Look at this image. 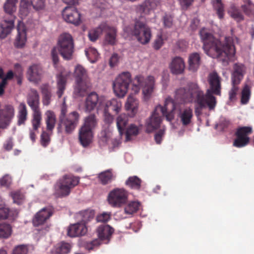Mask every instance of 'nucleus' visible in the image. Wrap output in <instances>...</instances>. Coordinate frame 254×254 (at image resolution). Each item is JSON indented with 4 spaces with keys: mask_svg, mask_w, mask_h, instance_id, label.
<instances>
[{
    "mask_svg": "<svg viewBox=\"0 0 254 254\" xmlns=\"http://www.w3.org/2000/svg\"><path fill=\"white\" fill-rule=\"evenodd\" d=\"M164 42L162 36L158 35L154 42L153 48L154 49L158 50L161 48Z\"/></svg>",
    "mask_w": 254,
    "mask_h": 254,
    "instance_id": "obj_61",
    "label": "nucleus"
},
{
    "mask_svg": "<svg viewBox=\"0 0 254 254\" xmlns=\"http://www.w3.org/2000/svg\"><path fill=\"white\" fill-rule=\"evenodd\" d=\"M100 107L103 111H112L115 114H118L121 111L122 108V102L120 99H112L107 101L105 97L100 101Z\"/></svg>",
    "mask_w": 254,
    "mask_h": 254,
    "instance_id": "obj_19",
    "label": "nucleus"
},
{
    "mask_svg": "<svg viewBox=\"0 0 254 254\" xmlns=\"http://www.w3.org/2000/svg\"><path fill=\"white\" fill-rule=\"evenodd\" d=\"M164 134V130L163 129H160L155 134L154 136V138L157 144H160L162 140V137Z\"/></svg>",
    "mask_w": 254,
    "mask_h": 254,
    "instance_id": "obj_64",
    "label": "nucleus"
},
{
    "mask_svg": "<svg viewBox=\"0 0 254 254\" xmlns=\"http://www.w3.org/2000/svg\"><path fill=\"white\" fill-rule=\"evenodd\" d=\"M139 133L138 127L134 124L130 125L125 132L126 141H130L132 137L136 136Z\"/></svg>",
    "mask_w": 254,
    "mask_h": 254,
    "instance_id": "obj_45",
    "label": "nucleus"
},
{
    "mask_svg": "<svg viewBox=\"0 0 254 254\" xmlns=\"http://www.w3.org/2000/svg\"><path fill=\"white\" fill-rule=\"evenodd\" d=\"M115 178L112 169H108L100 173L98 175L99 182L103 185H106L112 182Z\"/></svg>",
    "mask_w": 254,
    "mask_h": 254,
    "instance_id": "obj_33",
    "label": "nucleus"
},
{
    "mask_svg": "<svg viewBox=\"0 0 254 254\" xmlns=\"http://www.w3.org/2000/svg\"><path fill=\"white\" fill-rule=\"evenodd\" d=\"M62 15L64 20L75 25L80 23V14L75 7L66 6L63 10Z\"/></svg>",
    "mask_w": 254,
    "mask_h": 254,
    "instance_id": "obj_16",
    "label": "nucleus"
},
{
    "mask_svg": "<svg viewBox=\"0 0 254 254\" xmlns=\"http://www.w3.org/2000/svg\"><path fill=\"white\" fill-rule=\"evenodd\" d=\"M163 24L166 28H171L173 25V17L170 14L165 13L162 18Z\"/></svg>",
    "mask_w": 254,
    "mask_h": 254,
    "instance_id": "obj_55",
    "label": "nucleus"
},
{
    "mask_svg": "<svg viewBox=\"0 0 254 254\" xmlns=\"http://www.w3.org/2000/svg\"><path fill=\"white\" fill-rule=\"evenodd\" d=\"M189 68L193 72L196 71L201 64V57L200 54L194 52L190 54L189 57Z\"/></svg>",
    "mask_w": 254,
    "mask_h": 254,
    "instance_id": "obj_30",
    "label": "nucleus"
},
{
    "mask_svg": "<svg viewBox=\"0 0 254 254\" xmlns=\"http://www.w3.org/2000/svg\"><path fill=\"white\" fill-rule=\"evenodd\" d=\"M127 196V192L125 189L116 188L109 192L108 200L112 206L120 207L126 203Z\"/></svg>",
    "mask_w": 254,
    "mask_h": 254,
    "instance_id": "obj_14",
    "label": "nucleus"
},
{
    "mask_svg": "<svg viewBox=\"0 0 254 254\" xmlns=\"http://www.w3.org/2000/svg\"><path fill=\"white\" fill-rule=\"evenodd\" d=\"M75 79L74 92L78 96H83L89 87L86 69L81 65H77L74 70Z\"/></svg>",
    "mask_w": 254,
    "mask_h": 254,
    "instance_id": "obj_9",
    "label": "nucleus"
},
{
    "mask_svg": "<svg viewBox=\"0 0 254 254\" xmlns=\"http://www.w3.org/2000/svg\"><path fill=\"white\" fill-rule=\"evenodd\" d=\"M185 67L184 60L179 57L173 59L170 65L172 73L175 74H181L184 71Z\"/></svg>",
    "mask_w": 254,
    "mask_h": 254,
    "instance_id": "obj_28",
    "label": "nucleus"
},
{
    "mask_svg": "<svg viewBox=\"0 0 254 254\" xmlns=\"http://www.w3.org/2000/svg\"><path fill=\"white\" fill-rule=\"evenodd\" d=\"M104 122L107 124H111L113 122L114 117L109 112L104 111Z\"/></svg>",
    "mask_w": 254,
    "mask_h": 254,
    "instance_id": "obj_63",
    "label": "nucleus"
},
{
    "mask_svg": "<svg viewBox=\"0 0 254 254\" xmlns=\"http://www.w3.org/2000/svg\"><path fill=\"white\" fill-rule=\"evenodd\" d=\"M141 180L136 176L129 177L126 181V186L132 189L139 190L141 187Z\"/></svg>",
    "mask_w": 254,
    "mask_h": 254,
    "instance_id": "obj_41",
    "label": "nucleus"
},
{
    "mask_svg": "<svg viewBox=\"0 0 254 254\" xmlns=\"http://www.w3.org/2000/svg\"><path fill=\"white\" fill-rule=\"evenodd\" d=\"M251 95L250 88L249 85H246L242 91L241 103L246 104L249 101Z\"/></svg>",
    "mask_w": 254,
    "mask_h": 254,
    "instance_id": "obj_51",
    "label": "nucleus"
},
{
    "mask_svg": "<svg viewBox=\"0 0 254 254\" xmlns=\"http://www.w3.org/2000/svg\"><path fill=\"white\" fill-rule=\"evenodd\" d=\"M111 219V215L110 213L104 212L98 215L96 217V221L98 222H106Z\"/></svg>",
    "mask_w": 254,
    "mask_h": 254,
    "instance_id": "obj_59",
    "label": "nucleus"
},
{
    "mask_svg": "<svg viewBox=\"0 0 254 254\" xmlns=\"http://www.w3.org/2000/svg\"><path fill=\"white\" fill-rule=\"evenodd\" d=\"M51 141L50 134L45 131H43L40 136V143L42 146L46 147Z\"/></svg>",
    "mask_w": 254,
    "mask_h": 254,
    "instance_id": "obj_53",
    "label": "nucleus"
},
{
    "mask_svg": "<svg viewBox=\"0 0 254 254\" xmlns=\"http://www.w3.org/2000/svg\"><path fill=\"white\" fill-rule=\"evenodd\" d=\"M97 125V121L94 114H90L84 119V122L82 127L86 128L91 129V130L96 127Z\"/></svg>",
    "mask_w": 254,
    "mask_h": 254,
    "instance_id": "obj_39",
    "label": "nucleus"
},
{
    "mask_svg": "<svg viewBox=\"0 0 254 254\" xmlns=\"http://www.w3.org/2000/svg\"><path fill=\"white\" fill-rule=\"evenodd\" d=\"M231 16L237 22H240L244 19V17L241 11L234 6L231 8Z\"/></svg>",
    "mask_w": 254,
    "mask_h": 254,
    "instance_id": "obj_52",
    "label": "nucleus"
},
{
    "mask_svg": "<svg viewBox=\"0 0 254 254\" xmlns=\"http://www.w3.org/2000/svg\"><path fill=\"white\" fill-rule=\"evenodd\" d=\"M67 105H66L65 102H64L63 103V105L61 107V113L60 115L59 116V121L61 120V119L65 118L67 117Z\"/></svg>",
    "mask_w": 254,
    "mask_h": 254,
    "instance_id": "obj_62",
    "label": "nucleus"
},
{
    "mask_svg": "<svg viewBox=\"0 0 254 254\" xmlns=\"http://www.w3.org/2000/svg\"><path fill=\"white\" fill-rule=\"evenodd\" d=\"M27 115L28 112L25 104L21 103L18 107L17 115V125L18 126L25 124V122L27 119Z\"/></svg>",
    "mask_w": 254,
    "mask_h": 254,
    "instance_id": "obj_35",
    "label": "nucleus"
},
{
    "mask_svg": "<svg viewBox=\"0 0 254 254\" xmlns=\"http://www.w3.org/2000/svg\"><path fill=\"white\" fill-rule=\"evenodd\" d=\"M244 4L242 5L241 8L244 13L247 15H254V4L251 0H243Z\"/></svg>",
    "mask_w": 254,
    "mask_h": 254,
    "instance_id": "obj_42",
    "label": "nucleus"
},
{
    "mask_svg": "<svg viewBox=\"0 0 254 254\" xmlns=\"http://www.w3.org/2000/svg\"><path fill=\"white\" fill-rule=\"evenodd\" d=\"M105 23H101L98 27L90 30L88 32V37L91 41H96L100 35L103 33Z\"/></svg>",
    "mask_w": 254,
    "mask_h": 254,
    "instance_id": "obj_36",
    "label": "nucleus"
},
{
    "mask_svg": "<svg viewBox=\"0 0 254 254\" xmlns=\"http://www.w3.org/2000/svg\"><path fill=\"white\" fill-rule=\"evenodd\" d=\"M44 1L45 0H31V4L34 8L38 10L44 7Z\"/></svg>",
    "mask_w": 254,
    "mask_h": 254,
    "instance_id": "obj_60",
    "label": "nucleus"
},
{
    "mask_svg": "<svg viewBox=\"0 0 254 254\" xmlns=\"http://www.w3.org/2000/svg\"><path fill=\"white\" fill-rule=\"evenodd\" d=\"M93 137V131L81 126L79 130L78 138L83 147L88 146L92 142Z\"/></svg>",
    "mask_w": 254,
    "mask_h": 254,
    "instance_id": "obj_24",
    "label": "nucleus"
},
{
    "mask_svg": "<svg viewBox=\"0 0 254 254\" xmlns=\"http://www.w3.org/2000/svg\"><path fill=\"white\" fill-rule=\"evenodd\" d=\"M155 79L152 76L145 78L141 75H136L132 80V91L134 94L138 93L140 88L142 89L143 98L145 100H148L154 89Z\"/></svg>",
    "mask_w": 254,
    "mask_h": 254,
    "instance_id": "obj_5",
    "label": "nucleus"
},
{
    "mask_svg": "<svg viewBox=\"0 0 254 254\" xmlns=\"http://www.w3.org/2000/svg\"><path fill=\"white\" fill-rule=\"evenodd\" d=\"M40 89L42 94V103L44 106H48L50 104L52 93L51 87L49 84H43L40 86Z\"/></svg>",
    "mask_w": 254,
    "mask_h": 254,
    "instance_id": "obj_32",
    "label": "nucleus"
},
{
    "mask_svg": "<svg viewBox=\"0 0 254 254\" xmlns=\"http://www.w3.org/2000/svg\"><path fill=\"white\" fill-rule=\"evenodd\" d=\"M193 117V111L190 107L180 110L178 114L180 122L184 127L189 126L191 124Z\"/></svg>",
    "mask_w": 254,
    "mask_h": 254,
    "instance_id": "obj_25",
    "label": "nucleus"
},
{
    "mask_svg": "<svg viewBox=\"0 0 254 254\" xmlns=\"http://www.w3.org/2000/svg\"><path fill=\"white\" fill-rule=\"evenodd\" d=\"M42 121L41 112H33L31 123L32 127L35 129H38L40 127Z\"/></svg>",
    "mask_w": 254,
    "mask_h": 254,
    "instance_id": "obj_47",
    "label": "nucleus"
},
{
    "mask_svg": "<svg viewBox=\"0 0 254 254\" xmlns=\"http://www.w3.org/2000/svg\"><path fill=\"white\" fill-rule=\"evenodd\" d=\"M11 196L13 199V202L18 205L22 204L24 201V195L19 190L12 192Z\"/></svg>",
    "mask_w": 254,
    "mask_h": 254,
    "instance_id": "obj_49",
    "label": "nucleus"
},
{
    "mask_svg": "<svg viewBox=\"0 0 254 254\" xmlns=\"http://www.w3.org/2000/svg\"><path fill=\"white\" fill-rule=\"evenodd\" d=\"M67 75L61 72L56 75L57 88L56 94L59 98H61L65 90L67 82Z\"/></svg>",
    "mask_w": 254,
    "mask_h": 254,
    "instance_id": "obj_27",
    "label": "nucleus"
},
{
    "mask_svg": "<svg viewBox=\"0 0 254 254\" xmlns=\"http://www.w3.org/2000/svg\"><path fill=\"white\" fill-rule=\"evenodd\" d=\"M79 183V177L72 175H64L55 186V195L57 197H64L68 195L71 190Z\"/></svg>",
    "mask_w": 254,
    "mask_h": 254,
    "instance_id": "obj_6",
    "label": "nucleus"
},
{
    "mask_svg": "<svg viewBox=\"0 0 254 254\" xmlns=\"http://www.w3.org/2000/svg\"><path fill=\"white\" fill-rule=\"evenodd\" d=\"M139 206L140 203L139 202L132 201L125 207V212L127 214L132 215L138 211Z\"/></svg>",
    "mask_w": 254,
    "mask_h": 254,
    "instance_id": "obj_46",
    "label": "nucleus"
},
{
    "mask_svg": "<svg viewBox=\"0 0 254 254\" xmlns=\"http://www.w3.org/2000/svg\"><path fill=\"white\" fill-rule=\"evenodd\" d=\"M239 84H234L232 82V87L229 92V98L231 101H234L236 99V95L239 90Z\"/></svg>",
    "mask_w": 254,
    "mask_h": 254,
    "instance_id": "obj_56",
    "label": "nucleus"
},
{
    "mask_svg": "<svg viewBox=\"0 0 254 254\" xmlns=\"http://www.w3.org/2000/svg\"><path fill=\"white\" fill-rule=\"evenodd\" d=\"M208 81L210 88L205 94L195 83L188 85V89L180 88L176 91V100L181 103L195 104L194 112L196 116L202 114L203 109L208 107L209 110H214L217 104L216 98L213 95L220 96L221 93V78L216 72L209 74Z\"/></svg>",
    "mask_w": 254,
    "mask_h": 254,
    "instance_id": "obj_1",
    "label": "nucleus"
},
{
    "mask_svg": "<svg viewBox=\"0 0 254 254\" xmlns=\"http://www.w3.org/2000/svg\"><path fill=\"white\" fill-rule=\"evenodd\" d=\"M80 115L76 111H73L67 115V117L59 121V128L64 130L65 134L72 133L79 124Z\"/></svg>",
    "mask_w": 254,
    "mask_h": 254,
    "instance_id": "obj_12",
    "label": "nucleus"
},
{
    "mask_svg": "<svg viewBox=\"0 0 254 254\" xmlns=\"http://www.w3.org/2000/svg\"><path fill=\"white\" fill-rule=\"evenodd\" d=\"M213 5L219 18L220 19L223 18L224 14V5L222 3L221 0H215L213 1Z\"/></svg>",
    "mask_w": 254,
    "mask_h": 254,
    "instance_id": "obj_48",
    "label": "nucleus"
},
{
    "mask_svg": "<svg viewBox=\"0 0 254 254\" xmlns=\"http://www.w3.org/2000/svg\"><path fill=\"white\" fill-rule=\"evenodd\" d=\"M253 133L251 127H242L237 129L235 132L236 138L233 142V146L242 148L247 146L250 141L249 135Z\"/></svg>",
    "mask_w": 254,
    "mask_h": 254,
    "instance_id": "obj_13",
    "label": "nucleus"
},
{
    "mask_svg": "<svg viewBox=\"0 0 254 254\" xmlns=\"http://www.w3.org/2000/svg\"><path fill=\"white\" fill-rule=\"evenodd\" d=\"M45 114L47 117L46 119L47 129L48 130H52L54 128L56 124V115L53 111L50 110L47 111Z\"/></svg>",
    "mask_w": 254,
    "mask_h": 254,
    "instance_id": "obj_40",
    "label": "nucleus"
},
{
    "mask_svg": "<svg viewBox=\"0 0 254 254\" xmlns=\"http://www.w3.org/2000/svg\"><path fill=\"white\" fill-rule=\"evenodd\" d=\"M18 0H6L4 3L3 8L4 11L8 15L7 18L4 17L3 21L0 25V38H4L11 31L14 27L15 16L13 13L16 10V4Z\"/></svg>",
    "mask_w": 254,
    "mask_h": 254,
    "instance_id": "obj_4",
    "label": "nucleus"
},
{
    "mask_svg": "<svg viewBox=\"0 0 254 254\" xmlns=\"http://www.w3.org/2000/svg\"><path fill=\"white\" fill-rule=\"evenodd\" d=\"M15 115V109L11 104H6L0 111V128L5 129L11 124Z\"/></svg>",
    "mask_w": 254,
    "mask_h": 254,
    "instance_id": "obj_15",
    "label": "nucleus"
},
{
    "mask_svg": "<svg viewBox=\"0 0 254 254\" xmlns=\"http://www.w3.org/2000/svg\"><path fill=\"white\" fill-rule=\"evenodd\" d=\"M30 3L26 0H21L20 1V12L23 15H27L29 12V7Z\"/></svg>",
    "mask_w": 254,
    "mask_h": 254,
    "instance_id": "obj_54",
    "label": "nucleus"
},
{
    "mask_svg": "<svg viewBox=\"0 0 254 254\" xmlns=\"http://www.w3.org/2000/svg\"><path fill=\"white\" fill-rule=\"evenodd\" d=\"M201 40L203 43L202 48L205 53L213 58L232 57L235 55L236 50L234 43L239 42V39L232 37H226L224 43L214 37L213 35L205 28L199 32Z\"/></svg>",
    "mask_w": 254,
    "mask_h": 254,
    "instance_id": "obj_2",
    "label": "nucleus"
},
{
    "mask_svg": "<svg viewBox=\"0 0 254 254\" xmlns=\"http://www.w3.org/2000/svg\"><path fill=\"white\" fill-rule=\"evenodd\" d=\"M28 249L27 246L21 245L16 247L12 254H27Z\"/></svg>",
    "mask_w": 254,
    "mask_h": 254,
    "instance_id": "obj_58",
    "label": "nucleus"
},
{
    "mask_svg": "<svg viewBox=\"0 0 254 254\" xmlns=\"http://www.w3.org/2000/svg\"><path fill=\"white\" fill-rule=\"evenodd\" d=\"M27 103L33 112H40V96L37 91L31 89L27 97Z\"/></svg>",
    "mask_w": 254,
    "mask_h": 254,
    "instance_id": "obj_21",
    "label": "nucleus"
},
{
    "mask_svg": "<svg viewBox=\"0 0 254 254\" xmlns=\"http://www.w3.org/2000/svg\"><path fill=\"white\" fill-rule=\"evenodd\" d=\"M138 102L132 95H130L127 99L126 104V108L128 111H131L132 115L136 112Z\"/></svg>",
    "mask_w": 254,
    "mask_h": 254,
    "instance_id": "obj_38",
    "label": "nucleus"
},
{
    "mask_svg": "<svg viewBox=\"0 0 254 254\" xmlns=\"http://www.w3.org/2000/svg\"><path fill=\"white\" fill-rule=\"evenodd\" d=\"M53 214L52 207H45L39 211L34 215L32 223L35 227L43 226Z\"/></svg>",
    "mask_w": 254,
    "mask_h": 254,
    "instance_id": "obj_17",
    "label": "nucleus"
},
{
    "mask_svg": "<svg viewBox=\"0 0 254 254\" xmlns=\"http://www.w3.org/2000/svg\"><path fill=\"white\" fill-rule=\"evenodd\" d=\"M74 42L72 37L68 33L60 35L58 43V51L62 57L66 60L72 59L74 52Z\"/></svg>",
    "mask_w": 254,
    "mask_h": 254,
    "instance_id": "obj_8",
    "label": "nucleus"
},
{
    "mask_svg": "<svg viewBox=\"0 0 254 254\" xmlns=\"http://www.w3.org/2000/svg\"><path fill=\"white\" fill-rule=\"evenodd\" d=\"M85 54L92 63L95 62L99 56L97 51L94 48H89L87 50H86Z\"/></svg>",
    "mask_w": 254,
    "mask_h": 254,
    "instance_id": "obj_50",
    "label": "nucleus"
},
{
    "mask_svg": "<svg viewBox=\"0 0 254 254\" xmlns=\"http://www.w3.org/2000/svg\"><path fill=\"white\" fill-rule=\"evenodd\" d=\"M125 31L135 37L137 41L142 44L148 43L152 34L151 29L144 22L137 20L133 26L126 27Z\"/></svg>",
    "mask_w": 254,
    "mask_h": 254,
    "instance_id": "obj_7",
    "label": "nucleus"
},
{
    "mask_svg": "<svg viewBox=\"0 0 254 254\" xmlns=\"http://www.w3.org/2000/svg\"><path fill=\"white\" fill-rule=\"evenodd\" d=\"M104 97L103 96L99 97L94 92L88 95L85 102V111L90 112L95 109L98 111L102 110V107H100V101L101 99H104Z\"/></svg>",
    "mask_w": 254,
    "mask_h": 254,
    "instance_id": "obj_18",
    "label": "nucleus"
},
{
    "mask_svg": "<svg viewBox=\"0 0 254 254\" xmlns=\"http://www.w3.org/2000/svg\"><path fill=\"white\" fill-rule=\"evenodd\" d=\"M131 81L129 72H124L120 74L113 83V90L115 94L119 97H124L127 92Z\"/></svg>",
    "mask_w": 254,
    "mask_h": 254,
    "instance_id": "obj_11",
    "label": "nucleus"
},
{
    "mask_svg": "<svg viewBox=\"0 0 254 254\" xmlns=\"http://www.w3.org/2000/svg\"><path fill=\"white\" fill-rule=\"evenodd\" d=\"M17 30L18 34L14 42V46L17 48H22L27 41L26 28L23 23L19 22Z\"/></svg>",
    "mask_w": 254,
    "mask_h": 254,
    "instance_id": "obj_22",
    "label": "nucleus"
},
{
    "mask_svg": "<svg viewBox=\"0 0 254 254\" xmlns=\"http://www.w3.org/2000/svg\"><path fill=\"white\" fill-rule=\"evenodd\" d=\"M128 122V117L125 114H121L117 118V127L120 135L124 133Z\"/></svg>",
    "mask_w": 254,
    "mask_h": 254,
    "instance_id": "obj_37",
    "label": "nucleus"
},
{
    "mask_svg": "<svg viewBox=\"0 0 254 254\" xmlns=\"http://www.w3.org/2000/svg\"><path fill=\"white\" fill-rule=\"evenodd\" d=\"M159 3L158 0H145L137 6L136 10L140 13L148 14L151 11H154Z\"/></svg>",
    "mask_w": 254,
    "mask_h": 254,
    "instance_id": "obj_23",
    "label": "nucleus"
},
{
    "mask_svg": "<svg viewBox=\"0 0 254 254\" xmlns=\"http://www.w3.org/2000/svg\"><path fill=\"white\" fill-rule=\"evenodd\" d=\"M232 82L234 84H239L243 78L244 66L242 64H235L233 66Z\"/></svg>",
    "mask_w": 254,
    "mask_h": 254,
    "instance_id": "obj_31",
    "label": "nucleus"
},
{
    "mask_svg": "<svg viewBox=\"0 0 254 254\" xmlns=\"http://www.w3.org/2000/svg\"><path fill=\"white\" fill-rule=\"evenodd\" d=\"M114 232L113 228L109 225H101L97 230L96 232L99 239H95L90 242H86L85 247L88 250H92L95 247L101 244L100 241H107L108 243Z\"/></svg>",
    "mask_w": 254,
    "mask_h": 254,
    "instance_id": "obj_10",
    "label": "nucleus"
},
{
    "mask_svg": "<svg viewBox=\"0 0 254 254\" xmlns=\"http://www.w3.org/2000/svg\"><path fill=\"white\" fill-rule=\"evenodd\" d=\"M79 214L81 218L80 222L86 225L89 221L93 219L95 212L93 210L87 209L80 212Z\"/></svg>",
    "mask_w": 254,
    "mask_h": 254,
    "instance_id": "obj_44",
    "label": "nucleus"
},
{
    "mask_svg": "<svg viewBox=\"0 0 254 254\" xmlns=\"http://www.w3.org/2000/svg\"><path fill=\"white\" fill-rule=\"evenodd\" d=\"M42 68L39 64H34L30 66L27 71L28 79L35 83L38 82L41 78Z\"/></svg>",
    "mask_w": 254,
    "mask_h": 254,
    "instance_id": "obj_26",
    "label": "nucleus"
},
{
    "mask_svg": "<svg viewBox=\"0 0 254 254\" xmlns=\"http://www.w3.org/2000/svg\"><path fill=\"white\" fill-rule=\"evenodd\" d=\"M175 99L173 100L171 97L166 99L164 106L158 105L147 123L146 130L150 132L159 127L162 121V117H165L167 121H170L174 118L173 112L177 109L178 104H185Z\"/></svg>",
    "mask_w": 254,
    "mask_h": 254,
    "instance_id": "obj_3",
    "label": "nucleus"
},
{
    "mask_svg": "<svg viewBox=\"0 0 254 254\" xmlns=\"http://www.w3.org/2000/svg\"><path fill=\"white\" fill-rule=\"evenodd\" d=\"M103 32L105 33V40L109 44L113 45L116 42L117 30L113 27L105 24Z\"/></svg>",
    "mask_w": 254,
    "mask_h": 254,
    "instance_id": "obj_29",
    "label": "nucleus"
},
{
    "mask_svg": "<svg viewBox=\"0 0 254 254\" xmlns=\"http://www.w3.org/2000/svg\"><path fill=\"white\" fill-rule=\"evenodd\" d=\"M87 232L86 225L80 222L70 225L67 230V234L70 237L84 236Z\"/></svg>",
    "mask_w": 254,
    "mask_h": 254,
    "instance_id": "obj_20",
    "label": "nucleus"
},
{
    "mask_svg": "<svg viewBox=\"0 0 254 254\" xmlns=\"http://www.w3.org/2000/svg\"><path fill=\"white\" fill-rule=\"evenodd\" d=\"M12 233V227L10 225L6 223L0 224V238L7 239Z\"/></svg>",
    "mask_w": 254,
    "mask_h": 254,
    "instance_id": "obj_43",
    "label": "nucleus"
},
{
    "mask_svg": "<svg viewBox=\"0 0 254 254\" xmlns=\"http://www.w3.org/2000/svg\"><path fill=\"white\" fill-rule=\"evenodd\" d=\"M11 212L8 208L0 204V220L8 218L10 216Z\"/></svg>",
    "mask_w": 254,
    "mask_h": 254,
    "instance_id": "obj_57",
    "label": "nucleus"
},
{
    "mask_svg": "<svg viewBox=\"0 0 254 254\" xmlns=\"http://www.w3.org/2000/svg\"><path fill=\"white\" fill-rule=\"evenodd\" d=\"M72 248L71 244L62 242L58 244L51 251V254H68Z\"/></svg>",
    "mask_w": 254,
    "mask_h": 254,
    "instance_id": "obj_34",
    "label": "nucleus"
}]
</instances>
